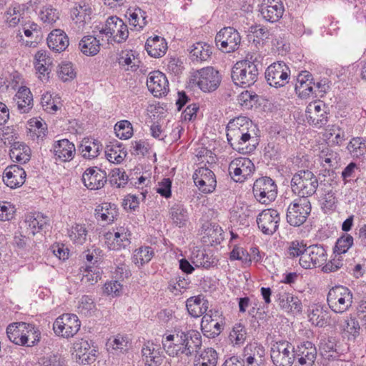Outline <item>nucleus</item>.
Segmentation results:
<instances>
[{
  "mask_svg": "<svg viewBox=\"0 0 366 366\" xmlns=\"http://www.w3.org/2000/svg\"><path fill=\"white\" fill-rule=\"evenodd\" d=\"M145 49L149 56L158 58L165 54L167 49V44L164 38L155 36L147 40Z\"/></svg>",
  "mask_w": 366,
  "mask_h": 366,
  "instance_id": "34",
  "label": "nucleus"
},
{
  "mask_svg": "<svg viewBox=\"0 0 366 366\" xmlns=\"http://www.w3.org/2000/svg\"><path fill=\"white\" fill-rule=\"evenodd\" d=\"M99 32L112 38L117 43L124 41L129 36L127 26L116 16L109 17Z\"/></svg>",
  "mask_w": 366,
  "mask_h": 366,
  "instance_id": "13",
  "label": "nucleus"
},
{
  "mask_svg": "<svg viewBox=\"0 0 366 366\" xmlns=\"http://www.w3.org/2000/svg\"><path fill=\"white\" fill-rule=\"evenodd\" d=\"M11 159L20 163H26L30 159V149L29 147L15 143L9 152Z\"/></svg>",
  "mask_w": 366,
  "mask_h": 366,
  "instance_id": "44",
  "label": "nucleus"
},
{
  "mask_svg": "<svg viewBox=\"0 0 366 366\" xmlns=\"http://www.w3.org/2000/svg\"><path fill=\"white\" fill-rule=\"evenodd\" d=\"M296 357L299 366H312L317 358V349L310 341L303 342L297 346Z\"/></svg>",
  "mask_w": 366,
  "mask_h": 366,
  "instance_id": "23",
  "label": "nucleus"
},
{
  "mask_svg": "<svg viewBox=\"0 0 366 366\" xmlns=\"http://www.w3.org/2000/svg\"><path fill=\"white\" fill-rule=\"evenodd\" d=\"M252 192L254 198L261 204H268L275 199L277 185L270 177H260L254 182Z\"/></svg>",
  "mask_w": 366,
  "mask_h": 366,
  "instance_id": "7",
  "label": "nucleus"
},
{
  "mask_svg": "<svg viewBox=\"0 0 366 366\" xmlns=\"http://www.w3.org/2000/svg\"><path fill=\"white\" fill-rule=\"evenodd\" d=\"M270 357L275 366H292L296 359V350L288 340H274L271 344Z\"/></svg>",
  "mask_w": 366,
  "mask_h": 366,
  "instance_id": "4",
  "label": "nucleus"
},
{
  "mask_svg": "<svg viewBox=\"0 0 366 366\" xmlns=\"http://www.w3.org/2000/svg\"><path fill=\"white\" fill-rule=\"evenodd\" d=\"M39 17L44 24L51 25L59 19V13L51 6H46L40 11Z\"/></svg>",
  "mask_w": 366,
  "mask_h": 366,
  "instance_id": "55",
  "label": "nucleus"
},
{
  "mask_svg": "<svg viewBox=\"0 0 366 366\" xmlns=\"http://www.w3.org/2000/svg\"><path fill=\"white\" fill-rule=\"evenodd\" d=\"M147 86L156 97H162L169 91L168 80L164 74L159 71H154L149 74Z\"/></svg>",
  "mask_w": 366,
  "mask_h": 366,
  "instance_id": "21",
  "label": "nucleus"
},
{
  "mask_svg": "<svg viewBox=\"0 0 366 366\" xmlns=\"http://www.w3.org/2000/svg\"><path fill=\"white\" fill-rule=\"evenodd\" d=\"M172 222L179 227L184 226L188 220L187 210L181 205H174L170 209Z\"/></svg>",
  "mask_w": 366,
  "mask_h": 366,
  "instance_id": "49",
  "label": "nucleus"
},
{
  "mask_svg": "<svg viewBox=\"0 0 366 366\" xmlns=\"http://www.w3.org/2000/svg\"><path fill=\"white\" fill-rule=\"evenodd\" d=\"M238 103L244 109H251L258 101V95L249 91L242 92L238 96Z\"/></svg>",
  "mask_w": 366,
  "mask_h": 366,
  "instance_id": "56",
  "label": "nucleus"
},
{
  "mask_svg": "<svg viewBox=\"0 0 366 366\" xmlns=\"http://www.w3.org/2000/svg\"><path fill=\"white\" fill-rule=\"evenodd\" d=\"M105 155L108 161L112 163H121L127 156V152L120 145L107 146Z\"/></svg>",
  "mask_w": 366,
  "mask_h": 366,
  "instance_id": "48",
  "label": "nucleus"
},
{
  "mask_svg": "<svg viewBox=\"0 0 366 366\" xmlns=\"http://www.w3.org/2000/svg\"><path fill=\"white\" fill-rule=\"evenodd\" d=\"M87 231L84 225L76 224L69 231V237L74 243L82 244L86 239Z\"/></svg>",
  "mask_w": 366,
  "mask_h": 366,
  "instance_id": "57",
  "label": "nucleus"
},
{
  "mask_svg": "<svg viewBox=\"0 0 366 366\" xmlns=\"http://www.w3.org/2000/svg\"><path fill=\"white\" fill-rule=\"evenodd\" d=\"M82 182L89 189H99L107 182V174L97 167L87 168L82 174Z\"/></svg>",
  "mask_w": 366,
  "mask_h": 366,
  "instance_id": "20",
  "label": "nucleus"
},
{
  "mask_svg": "<svg viewBox=\"0 0 366 366\" xmlns=\"http://www.w3.org/2000/svg\"><path fill=\"white\" fill-rule=\"evenodd\" d=\"M129 15L130 24L135 27L138 26V29H142L147 24L146 13L140 9L129 11Z\"/></svg>",
  "mask_w": 366,
  "mask_h": 366,
  "instance_id": "51",
  "label": "nucleus"
},
{
  "mask_svg": "<svg viewBox=\"0 0 366 366\" xmlns=\"http://www.w3.org/2000/svg\"><path fill=\"white\" fill-rule=\"evenodd\" d=\"M54 154L56 159L61 162H69L71 160L75 154L74 144L68 139H61L54 146Z\"/></svg>",
  "mask_w": 366,
  "mask_h": 366,
  "instance_id": "32",
  "label": "nucleus"
},
{
  "mask_svg": "<svg viewBox=\"0 0 366 366\" xmlns=\"http://www.w3.org/2000/svg\"><path fill=\"white\" fill-rule=\"evenodd\" d=\"M223 329V325L221 322H219L217 319H214L212 323L203 328V333L204 335L209 338L215 337L219 335Z\"/></svg>",
  "mask_w": 366,
  "mask_h": 366,
  "instance_id": "62",
  "label": "nucleus"
},
{
  "mask_svg": "<svg viewBox=\"0 0 366 366\" xmlns=\"http://www.w3.org/2000/svg\"><path fill=\"white\" fill-rule=\"evenodd\" d=\"M80 149L84 158L92 159L98 157L102 149V144L96 139H84L80 145Z\"/></svg>",
  "mask_w": 366,
  "mask_h": 366,
  "instance_id": "36",
  "label": "nucleus"
},
{
  "mask_svg": "<svg viewBox=\"0 0 366 366\" xmlns=\"http://www.w3.org/2000/svg\"><path fill=\"white\" fill-rule=\"evenodd\" d=\"M142 353L143 360L148 366H159L165 358L159 346L149 342L144 345Z\"/></svg>",
  "mask_w": 366,
  "mask_h": 366,
  "instance_id": "25",
  "label": "nucleus"
},
{
  "mask_svg": "<svg viewBox=\"0 0 366 366\" xmlns=\"http://www.w3.org/2000/svg\"><path fill=\"white\" fill-rule=\"evenodd\" d=\"M130 235L127 228L121 227L114 232L106 233L104 237L109 249L118 251L125 249L130 244Z\"/></svg>",
  "mask_w": 366,
  "mask_h": 366,
  "instance_id": "19",
  "label": "nucleus"
},
{
  "mask_svg": "<svg viewBox=\"0 0 366 366\" xmlns=\"http://www.w3.org/2000/svg\"><path fill=\"white\" fill-rule=\"evenodd\" d=\"M284 6L280 0H263L260 6L262 17L269 22H276L284 13Z\"/></svg>",
  "mask_w": 366,
  "mask_h": 366,
  "instance_id": "22",
  "label": "nucleus"
},
{
  "mask_svg": "<svg viewBox=\"0 0 366 366\" xmlns=\"http://www.w3.org/2000/svg\"><path fill=\"white\" fill-rule=\"evenodd\" d=\"M73 350V355H75L76 358L78 357H82L88 352H96L94 348H92L91 343L88 340L84 339H81L80 340L74 342Z\"/></svg>",
  "mask_w": 366,
  "mask_h": 366,
  "instance_id": "59",
  "label": "nucleus"
},
{
  "mask_svg": "<svg viewBox=\"0 0 366 366\" xmlns=\"http://www.w3.org/2000/svg\"><path fill=\"white\" fill-rule=\"evenodd\" d=\"M280 221V214L276 209H264L257 217L259 229L265 234H272L276 232Z\"/></svg>",
  "mask_w": 366,
  "mask_h": 366,
  "instance_id": "17",
  "label": "nucleus"
},
{
  "mask_svg": "<svg viewBox=\"0 0 366 366\" xmlns=\"http://www.w3.org/2000/svg\"><path fill=\"white\" fill-rule=\"evenodd\" d=\"M35 69L40 74L45 75L49 74L51 65V59L44 50H39L34 56Z\"/></svg>",
  "mask_w": 366,
  "mask_h": 366,
  "instance_id": "43",
  "label": "nucleus"
},
{
  "mask_svg": "<svg viewBox=\"0 0 366 366\" xmlns=\"http://www.w3.org/2000/svg\"><path fill=\"white\" fill-rule=\"evenodd\" d=\"M91 13V8L82 2L72 9L71 16L74 20L76 19V23L79 24V29H83L86 21L90 19Z\"/></svg>",
  "mask_w": 366,
  "mask_h": 366,
  "instance_id": "39",
  "label": "nucleus"
},
{
  "mask_svg": "<svg viewBox=\"0 0 366 366\" xmlns=\"http://www.w3.org/2000/svg\"><path fill=\"white\" fill-rule=\"evenodd\" d=\"M117 214L114 204L104 202L96 207L94 214L97 219L112 222L116 219Z\"/></svg>",
  "mask_w": 366,
  "mask_h": 366,
  "instance_id": "35",
  "label": "nucleus"
},
{
  "mask_svg": "<svg viewBox=\"0 0 366 366\" xmlns=\"http://www.w3.org/2000/svg\"><path fill=\"white\" fill-rule=\"evenodd\" d=\"M114 131L117 137L122 139H127L132 137L133 129L129 121L123 120L116 124Z\"/></svg>",
  "mask_w": 366,
  "mask_h": 366,
  "instance_id": "53",
  "label": "nucleus"
},
{
  "mask_svg": "<svg viewBox=\"0 0 366 366\" xmlns=\"http://www.w3.org/2000/svg\"><path fill=\"white\" fill-rule=\"evenodd\" d=\"M253 211L251 207L246 204L237 206L233 211L231 218L236 221L239 225L248 226L249 219L252 217Z\"/></svg>",
  "mask_w": 366,
  "mask_h": 366,
  "instance_id": "41",
  "label": "nucleus"
},
{
  "mask_svg": "<svg viewBox=\"0 0 366 366\" xmlns=\"http://www.w3.org/2000/svg\"><path fill=\"white\" fill-rule=\"evenodd\" d=\"M241 36L239 32L233 27H224L215 36L217 46L223 52H233L240 44Z\"/></svg>",
  "mask_w": 366,
  "mask_h": 366,
  "instance_id": "8",
  "label": "nucleus"
},
{
  "mask_svg": "<svg viewBox=\"0 0 366 366\" xmlns=\"http://www.w3.org/2000/svg\"><path fill=\"white\" fill-rule=\"evenodd\" d=\"M350 154L356 158H359L366 152V141L362 137H354L347 147Z\"/></svg>",
  "mask_w": 366,
  "mask_h": 366,
  "instance_id": "47",
  "label": "nucleus"
},
{
  "mask_svg": "<svg viewBox=\"0 0 366 366\" xmlns=\"http://www.w3.org/2000/svg\"><path fill=\"white\" fill-rule=\"evenodd\" d=\"M246 330L241 324H236L229 333V341L234 345H242L246 340Z\"/></svg>",
  "mask_w": 366,
  "mask_h": 366,
  "instance_id": "50",
  "label": "nucleus"
},
{
  "mask_svg": "<svg viewBox=\"0 0 366 366\" xmlns=\"http://www.w3.org/2000/svg\"><path fill=\"white\" fill-rule=\"evenodd\" d=\"M318 179L310 170H300L291 179V189L294 194L301 199L312 196L318 187Z\"/></svg>",
  "mask_w": 366,
  "mask_h": 366,
  "instance_id": "3",
  "label": "nucleus"
},
{
  "mask_svg": "<svg viewBox=\"0 0 366 366\" xmlns=\"http://www.w3.org/2000/svg\"><path fill=\"white\" fill-rule=\"evenodd\" d=\"M41 104L44 109L49 113H54L58 110L56 101L49 93H46L41 96Z\"/></svg>",
  "mask_w": 366,
  "mask_h": 366,
  "instance_id": "64",
  "label": "nucleus"
},
{
  "mask_svg": "<svg viewBox=\"0 0 366 366\" xmlns=\"http://www.w3.org/2000/svg\"><path fill=\"white\" fill-rule=\"evenodd\" d=\"M58 74L59 78L64 81L71 80L76 76V71L71 62L62 63Z\"/></svg>",
  "mask_w": 366,
  "mask_h": 366,
  "instance_id": "61",
  "label": "nucleus"
},
{
  "mask_svg": "<svg viewBox=\"0 0 366 366\" xmlns=\"http://www.w3.org/2000/svg\"><path fill=\"white\" fill-rule=\"evenodd\" d=\"M327 260V252L323 246L312 244L305 248L299 262L305 269L315 268L322 266Z\"/></svg>",
  "mask_w": 366,
  "mask_h": 366,
  "instance_id": "9",
  "label": "nucleus"
},
{
  "mask_svg": "<svg viewBox=\"0 0 366 366\" xmlns=\"http://www.w3.org/2000/svg\"><path fill=\"white\" fill-rule=\"evenodd\" d=\"M80 326L81 323L76 315L64 314L56 318L53 325V330L56 335L69 338L77 333Z\"/></svg>",
  "mask_w": 366,
  "mask_h": 366,
  "instance_id": "10",
  "label": "nucleus"
},
{
  "mask_svg": "<svg viewBox=\"0 0 366 366\" xmlns=\"http://www.w3.org/2000/svg\"><path fill=\"white\" fill-rule=\"evenodd\" d=\"M192 80L204 92H212L219 86L221 77L218 71L208 66L195 71L192 76Z\"/></svg>",
  "mask_w": 366,
  "mask_h": 366,
  "instance_id": "6",
  "label": "nucleus"
},
{
  "mask_svg": "<svg viewBox=\"0 0 366 366\" xmlns=\"http://www.w3.org/2000/svg\"><path fill=\"white\" fill-rule=\"evenodd\" d=\"M190 54L193 61H207L212 54V49L208 44L197 42L192 45Z\"/></svg>",
  "mask_w": 366,
  "mask_h": 366,
  "instance_id": "45",
  "label": "nucleus"
},
{
  "mask_svg": "<svg viewBox=\"0 0 366 366\" xmlns=\"http://www.w3.org/2000/svg\"><path fill=\"white\" fill-rule=\"evenodd\" d=\"M259 62L251 56L249 59L237 61L232 68V79L234 83L242 87L253 85L258 79Z\"/></svg>",
  "mask_w": 366,
  "mask_h": 366,
  "instance_id": "2",
  "label": "nucleus"
},
{
  "mask_svg": "<svg viewBox=\"0 0 366 366\" xmlns=\"http://www.w3.org/2000/svg\"><path fill=\"white\" fill-rule=\"evenodd\" d=\"M47 225V219L40 214H28L21 224V228L24 233L34 236L36 233L43 230Z\"/></svg>",
  "mask_w": 366,
  "mask_h": 366,
  "instance_id": "27",
  "label": "nucleus"
},
{
  "mask_svg": "<svg viewBox=\"0 0 366 366\" xmlns=\"http://www.w3.org/2000/svg\"><path fill=\"white\" fill-rule=\"evenodd\" d=\"M95 305L93 300L86 295L83 296L78 305L79 312L86 316L90 315L94 311Z\"/></svg>",
  "mask_w": 366,
  "mask_h": 366,
  "instance_id": "60",
  "label": "nucleus"
},
{
  "mask_svg": "<svg viewBox=\"0 0 366 366\" xmlns=\"http://www.w3.org/2000/svg\"><path fill=\"white\" fill-rule=\"evenodd\" d=\"M26 327H29V324L24 322L10 324L6 328L9 340L18 345H26L27 343V337L25 336Z\"/></svg>",
  "mask_w": 366,
  "mask_h": 366,
  "instance_id": "28",
  "label": "nucleus"
},
{
  "mask_svg": "<svg viewBox=\"0 0 366 366\" xmlns=\"http://www.w3.org/2000/svg\"><path fill=\"white\" fill-rule=\"evenodd\" d=\"M254 171V165L248 158H237L229 165V173L237 182H244Z\"/></svg>",
  "mask_w": 366,
  "mask_h": 366,
  "instance_id": "15",
  "label": "nucleus"
},
{
  "mask_svg": "<svg viewBox=\"0 0 366 366\" xmlns=\"http://www.w3.org/2000/svg\"><path fill=\"white\" fill-rule=\"evenodd\" d=\"M202 336L197 331L189 330L185 332L182 355L190 357L198 353L202 346Z\"/></svg>",
  "mask_w": 366,
  "mask_h": 366,
  "instance_id": "29",
  "label": "nucleus"
},
{
  "mask_svg": "<svg viewBox=\"0 0 366 366\" xmlns=\"http://www.w3.org/2000/svg\"><path fill=\"white\" fill-rule=\"evenodd\" d=\"M310 212V202L307 199H300L288 207L287 221L293 227H299L306 221Z\"/></svg>",
  "mask_w": 366,
  "mask_h": 366,
  "instance_id": "12",
  "label": "nucleus"
},
{
  "mask_svg": "<svg viewBox=\"0 0 366 366\" xmlns=\"http://www.w3.org/2000/svg\"><path fill=\"white\" fill-rule=\"evenodd\" d=\"M227 138L232 149L242 154L250 153L258 144L252 122L246 117L240 116L229 122Z\"/></svg>",
  "mask_w": 366,
  "mask_h": 366,
  "instance_id": "1",
  "label": "nucleus"
},
{
  "mask_svg": "<svg viewBox=\"0 0 366 366\" xmlns=\"http://www.w3.org/2000/svg\"><path fill=\"white\" fill-rule=\"evenodd\" d=\"M186 307L191 316L198 317L207 311L209 302L202 295L191 297L187 299Z\"/></svg>",
  "mask_w": 366,
  "mask_h": 366,
  "instance_id": "33",
  "label": "nucleus"
},
{
  "mask_svg": "<svg viewBox=\"0 0 366 366\" xmlns=\"http://www.w3.org/2000/svg\"><path fill=\"white\" fill-rule=\"evenodd\" d=\"M154 255V250L149 246L141 247L134 250L132 261L138 267L148 263Z\"/></svg>",
  "mask_w": 366,
  "mask_h": 366,
  "instance_id": "46",
  "label": "nucleus"
},
{
  "mask_svg": "<svg viewBox=\"0 0 366 366\" xmlns=\"http://www.w3.org/2000/svg\"><path fill=\"white\" fill-rule=\"evenodd\" d=\"M17 109L21 114L28 113L33 107V97L30 89L21 86L14 97Z\"/></svg>",
  "mask_w": 366,
  "mask_h": 366,
  "instance_id": "31",
  "label": "nucleus"
},
{
  "mask_svg": "<svg viewBox=\"0 0 366 366\" xmlns=\"http://www.w3.org/2000/svg\"><path fill=\"white\" fill-rule=\"evenodd\" d=\"M327 301L332 311L342 313L351 307L352 293L346 287L335 286L330 290Z\"/></svg>",
  "mask_w": 366,
  "mask_h": 366,
  "instance_id": "5",
  "label": "nucleus"
},
{
  "mask_svg": "<svg viewBox=\"0 0 366 366\" xmlns=\"http://www.w3.org/2000/svg\"><path fill=\"white\" fill-rule=\"evenodd\" d=\"M278 300L281 307L286 310H291L296 312H300L302 304L300 300L292 295L287 292H280L278 294Z\"/></svg>",
  "mask_w": 366,
  "mask_h": 366,
  "instance_id": "42",
  "label": "nucleus"
},
{
  "mask_svg": "<svg viewBox=\"0 0 366 366\" xmlns=\"http://www.w3.org/2000/svg\"><path fill=\"white\" fill-rule=\"evenodd\" d=\"M290 75V68L283 61L273 63L265 71L267 83L276 88L285 86L289 82Z\"/></svg>",
  "mask_w": 366,
  "mask_h": 366,
  "instance_id": "11",
  "label": "nucleus"
},
{
  "mask_svg": "<svg viewBox=\"0 0 366 366\" xmlns=\"http://www.w3.org/2000/svg\"><path fill=\"white\" fill-rule=\"evenodd\" d=\"M195 184L204 193L212 192L217 186L216 177L214 172L207 167H200L193 175Z\"/></svg>",
  "mask_w": 366,
  "mask_h": 366,
  "instance_id": "18",
  "label": "nucleus"
},
{
  "mask_svg": "<svg viewBox=\"0 0 366 366\" xmlns=\"http://www.w3.org/2000/svg\"><path fill=\"white\" fill-rule=\"evenodd\" d=\"M26 172L18 165L14 164L6 168L3 173V181L4 184L15 189L21 187L25 182Z\"/></svg>",
  "mask_w": 366,
  "mask_h": 366,
  "instance_id": "24",
  "label": "nucleus"
},
{
  "mask_svg": "<svg viewBox=\"0 0 366 366\" xmlns=\"http://www.w3.org/2000/svg\"><path fill=\"white\" fill-rule=\"evenodd\" d=\"M162 342L164 350L169 356L175 357L182 355L185 332L174 330L173 334L164 336Z\"/></svg>",
  "mask_w": 366,
  "mask_h": 366,
  "instance_id": "16",
  "label": "nucleus"
},
{
  "mask_svg": "<svg viewBox=\"0 0 366 366\" xmlns=\"http://www.w3.org/2000/svg\"><path fill=\"white\" fill-rule=\"evenodd\" d=\"M30 132H34L37 139H43L46 136V127L44 122L37 119H31L29 122Z\"/></svg>",
  "mask_w": 366,
  "mask_h": 366,
  "instance_id": "63",
  "label": "nucleus"
},
{
  "mask_svg": "<svg viewBox=\"0 0 366 366\" xmlns=\"http://www.w3.org/2000/svg\"><path fill=\"white\" fill-rule=\"evenodd\" d=\"M320 159L323 166L327 164L329 167L336 165L340 159L338 154L328 147L321 151Z\"/></svg>",
  "mask_w": 366,
  "mask_h": 366,
  "instance_id": "54",
  "label": "nucleus"
},
{
  "mask_svg": "<svg viewBox=\"0 0 366 366\" xmlns=\"http://www.w3.org/2000/svg\"><path fill=\"white\" fill-rule=\"evenodd\" d=\"M353 237L349 234H345L337 239L335 247V253L338 255L346 253L353 244Z\"/></svg>",
  "mask_w": 366,
  "mask_h": 366,
  "instance_id": "52",
  "label": "nucleus"
},
{
  "mask_svg": "<svg viewBox=\"0 0 366 366\" xmlns=\"http://www.w3.org/2000/svg\"><path fill=\"white\" fill-rule=\"evenodd\" d=\"M337 342L335 337H325L320 340L319 350L322 356L336 358L339 352L337 350Z\"/></svg>",
  "mask_w": 366,
  "mask_h": 366,
  "instance_id": "38",
  "label": "nucleus"
},
{
  "mask_svg": "<svg viewBox=\"0 0 366 366\" xmlns=\"http://www.w3.org/2000/svg\"><path fill=\"white\" fill-rule=\"evenodd\" d=\"M307 122L317 128H320L327 122V107L320 100L310 102L306 108Z\"/></svg>",
  "mask_w": 366,
  "mask_h": 366,
  "instance_id": "14",
  "label": "nucleus"
},
{
  "mask_svg": "<svg viewBox=\"0 0 366 366\" xmlns=\"http://www.w3.org/2000/svg\"><path fill=\"white\" fill-rule=\"evenodd\" d=\"M69 44L67 35L61 29H54L48 35V46L56 52L64 51L68 47Z\"/></svg>",
  "mask_w": 366,
  "mask_h": 366,
  "instance_id": "30",
  "label": "nucleus"
},
{
  "mask_svg": "<svg viewBox=\"0 0 366 366\" xmlns=\"http://www.w3.org/2000/svg\"><path fill=\"white\" fill-rule=\"evenodd\" d=\"M328 315L322 309L316 308L312 310L310 315V320L317 327H324L327 324Z\"/></svg>",
  "mask_w": 366,
  "mask_h": 366,
  "instance_id": "58",
  "label": "nucleus"
},
{
  "mask_svg": "<svg viewBox=\"0 0 366 366\" xmlns=\"http://www.w3.org/2000/svg\"><path fill=\"white\" fill-rule=\"evenodd\" d=\"M217 362V353L211 347L195 355L194 366H216Z\"/></svg>",
  "mask_w": 366,
  "mask_h": 366,
  "instance_id": "37",
  "label": "nucleus"
},
{
  "mask_svg": "<svg viewBox=\"0 0 366 366\" xmlns=\"http://www.w3.org/2000/svg\"><path fill=\"white\" fill-rule=\"evenodd\" d=\"M81 51L86 56H94L100 49L99 41L93 36L82 38L79 44Z\"/></svg>",
  "mask_w": 366,
  "mask_h": 366,
  "instance_id": "40",
  "label": "nucleus"
},
{
  "mask_svg": "<svg viewBox=\"0 0 366 366\" xmlns=\"http://www.w3.org/2000/svg\"><path fill=\"white\" fill-rule=\"evenodd\" d=\"M264 356L265 349L261 345L250 344L244 349V358L247 366H262Z\"/></svg>",
  "mask_w": 366,
  "mask_h": 366,
  "instance_id": "26",
  "label": "nucleus"
}]
</instances>
